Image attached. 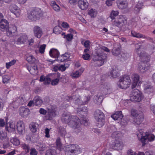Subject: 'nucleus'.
<instances>
[{"label": "nucleus", "mask_w": 155, "mask_h": 155, "mask_svg": "<svg viewBox=\"0 0 155 155\" xmlns=\"http://www.w3.org/2000/svg\"><path fill=\"white\" fill-rule=\"evenodd\" d=\"M61 120L63 122L68 124L71 127L74 129L76 133H79L81 130L80 120L78 117L70 116L69 112H64L62 116Z\"/></svg>", "instance_id": "nucleus-1"}, {"label": "nucleus", "mask_w": 155, "mask_h": 155, "mask_svg": "<svg viewBox=\"0 0 155 155\" xmlns=\"http://www.w3.org/2000/svg\"><path fill=\"white\" fill-rule=\"evenodd\" d=\"M103 51L108 52L110 50L104 46H99L96 49L93 53V60L97 61V64L98 66H101L103 64L106 55L103 54Z\"/></svg>", "instance_id": "nucleus-2"}, {"label": "nucleus", "mask_w": 155, "mask_h": 155, "mask_svg": "<svg viewBox=\"0 0 155 155\" xmlns=\"http://www.w3.org/2000/svg\"><path fill=\"white\" fill-rule=\"evenodd\" d=\"M137 137L139 140L142 142L143 146H144L148 140L151 142L155 140V136L152 134H148L147 132L144 133L142 129L139 131L137 134Z\"/></svg>", "instance_id": "nucleus-3"}, {"label": "nucleus", "mask_w": 155, "mask_h": 155, "mask_svg": "<svg viewBox=\"0 0 155 155\" xmlns=\"http://www.w3.org/2000/svg\"><path fill=\"white\" fill-rule=\"evenodd\" d=\"M131 80L127 76H124L120 77L117 83L118 87L122 89H126L130 85Z\"/></svg>", "instance_id": "nucleus-4"}, {"label": "nucleus", "mask_w": 155, "mask_h": 155, "mask_svg": "<svg viewBox=\"0 0 155 155\" xmlns=\"http://www.w3.org/2000/svg\"><path fill=\"white\" fill-rule=\"evenodd\" d=\"M94 117L97 121V126L99 128L102 127L104 124V115L103 113L100 110H97L94 113Z\"/></svg>", "instance_id": "nucleus-5"}, {"label": "nucleus", "mask_w": 155, "mask_h": 155, "mask_svg": "<svg viewBox=\"0 0 155 155\" xmlns=\"http://www.w3.org/2000/svg\"><path fill=\"white\" fill-rule=\"evenodd\" d=\"M127 23L126 18L122 15H120L114 21H112L113 25L120 28Z\"/></svg>", "instance_id": "nucleus-6"}, {"label": "nucleus", "mask_w": 155, "mask_h": 155, "mask_svg": "<svg viewBox=\"0 0 155 155\" xmlns=\"http://www.w3.org/2000/svg\"><path fill=\"white\" fill-rule=\"evenodd\" d=\"M41 15V11L37 9L31 11L28 15V18L32 21H36L38 19Z\"/></svg>", "instance_id": "nucleus-7"}, {"label": "nucleus", "mask_w": 155, "mask_h": 155, "mask_svg": "<svg viewBox=\"0 0 155 155\" xmlns=\"http://www.w3.org/2000/svg\"><path fill=\"white\" fill-rule=\"evenodd\" d=\"M68 148V150L65 151L66 153L71 155H76L81 152V149L77 145H70L67 147Z\"/></svg>", "instance_id": "nucleus-8"}, {"label": "nucleus", "mask_w": 155, "mask_h": 155, "mask_svg": "<svg viewBox=\"0 0 155 155\" xmlns=\"http://www.w3.org/2000/svg\"><path fill=\"white\" fill-rule=\"evenodd\" d=\"M143 97L141 93L139 90L136 89L133 91L130 99L132 101L139 102L142 100Z\"/></svg>", "instance_id": "nucleus-9"}, {"label": "nucleus", "mask_w": 155, "mask_h": 155, "mask_svg": "<svg viewBox=\"0 0 155 155\" xmlns=\"http://www.w3.org/2000/svg\"><path fill=\"white\" fill-rule=\"evenodd\" d=\"M70 100H73L74 101H77V102L79 104L84 105L86 104L88 101L89 100V98L88 97H84L83 98H81V100L79 98L76 97L75 96L73 95L71 97H70Z\"/></svg>", "instance_id": "nucleus-10"}, {"label": "nucleus", "mask_w": 155, "mask_h": 155, "mask_svg": "<svg viewBox=\"0 0 155 155\" xmlns=\"http://www.w3.org/2000/svg\"><path fill=\"white\" fill-rule=\"evenodd\" d=\"M17 27L15 25H11L10 27L6 30V33L8 36L12 37L16 34Z\"/></svg>", "instance_id": "nucleus-11"}, {"label": "nucleus", "mask_w": 155, "mask_h": 155, "mask_svg": "<svg viewBox=\"0 0 155 155\" xmlns=\"http://www.w3.org/2000/svg\"><path fill=\"white\" fill-rule=\"evenodd\" d=\"M11 12L15 15L17 17H19L20 15L21 10L16 5H12L9 7Z\"/></svg>", "instance_id": "nucleus-12"}, {"label": "nucleus", "mask_w": 155, "mask_h": 155, "mask_svg": "<svg viewBox=\"0 0 155 155\" xmlns=\"http://www.w3.org/2000/svg\"><path fill=\"white\" fill-rule=\"evenodd\" d=\"M114 141L113 144H111L110 147L112 148L118 150H121L124 147V144L123 143L118 140H113Z\"/></svg>", "instance_id": "nucleus-13"}, {"label": "nucleus", "mask_w": 155, "mask_h": 155, "mask_svg": "<svg viewBox=\"0 0 155 155\" xmlns=\"http://www.w3.org/2000/svg\"><path fill=\"white\" fill-rule=\"evenodd\" d=\"M140 49L138 50V53L140 57L141 61L143 62L148 61L150 60V56L143 51L140 53Z\"/></svg>", "instance_id": "nucleus-14"}, {"label": "nucleus", "mask_w": 155, "mask_h": 155, "mask_svg": "<svg viewBox=\"0 0 155 155\" xmlns=\"http://www.w3.org/2000/svg\"><path fill=\"white\" fill-rule=\"evenodd\" d=\"M117 4L120 9H124L128 8V3L127 0H117Z\"/></svg>", "instance_id": "nucleus-15"}, {"label": "nucleus", "mask_w": 155, "mask_h": 155, "mask_svg": "<svg viewBox=\"0 0 155 155\" xmlns=\"http://www.w3.org/2000/svg\"><path fill=\"white\" fill-rule=\"evenodd\" d=\"M17 129L18 133L22 134L25 130V124L24 122L21 120L18 121L16 124Z\"/></svg>", "instance_id": "nucleus-16"}, {"label": "nucleus", "mask_w": 155, "mask_h": 155, "mask_svg": "<svg viewBox=\"0 0 155 155\" xmlns=\"http://www.w3.org/2000/svg\"><path fill=\"white\" fill-rule=\"evenodd\" d=\"M9 27V23L7 20L3 19L0 22V29L4 31L7 30Z\"/></svg>", "instance_id": "nucleus-17"}, {"label": "nucleus", "mask_w": 155, "mask_h": 155, "mask_svg": "<svg viewBox=\"0 0 155 155\" xmlns=\"http://www.w3.org/2000/svg\"><path fill=\"white\" fill-rule=\"evenodd\" d=\"M33 32L35 36L38 38H40L43 34L41 28L38 26L34 27Z\"/></svg>", "instance_id": "nucleus-18"}, {"label": "nucleus", "mask_w": 155, "mask_h": 155, "mask_svg": "<svg viewBox=\"0 0 155 155\" xmlns=\"http://www.w3.org/2000/svg\"><path fill=\"white\" fill-rule=\"evenodd\" d=\"M56 114L55 110L53 109H49L48 114L45 116L44 119L46 120H51Z\"/></svg>", "instance_id": "nucleus-19"}, {"label": "nucleus", "mask_w": 155, "mask_h": 155, "mask_svg": "<svg viewBox=\"0 0 155 155\" xmlns=\"http://www.w3.org/2000/svg\"><path fill=\"white\" fill-rule=\"evenodd\" d=\"M139 75L137 74H134L132 75L131 78L132 81V88H134L136 87L139 81Z\"/></svg>", "instance_id": "nucleus-20"}, {"label": "nucleus", "mask_w": 155, "mask_h": 155, "mask_svg": "<svg viewBox=\"0 0 155 155\" xmlns=\"http://www.w3.org/2000/svg\"><path fill=\"white\" fill-rule=\"evenodd\" d=\"M19 113L22 117H26L30 114V110L28 108L21 107L20 108Z\"/></svg>", "instance_id": "nucleus-21"}, {"label": "nucleus", "mask_w": 155, "mask_h": 155, "mask_svg": "<svg viewBox=\"0 0 155 155\" xmlns=\"http://www.w3.org/2000/svg\"><path fill=\"white\" fill-rule=\"evenodd\" d=\"M150 67L149 66H145L144 63L139 64L137 68V70L141 73H143L149 70Z\"/></svg>", "instance_id": "nucleus-22"}, {"label": "nucleus", "mask_w": 155, "mask_h": 155, "mask_svg": "<svg viewBox=\"0 0 155 155\" xmlns=\"http://www.w3.org/2000/svg\"><path fill=\"white\" fill-rule=\"evenodd\" d=\"M78 6L83 10H86L88 6V3L87 0H79L78 2Z\"/></svg>", "instance_id": "nucleus-23"}, {"label": "nucleus", "mask_w": 155, "mask_h": 155, "mask_svg": "<svg viewBox=\"0 0 155 155\" xmlns=\"http://www.w3.org/2000/svg\"><path fill=\"white\" fill-rule=\"evenodd\" d=\"M6 129V130L10 132L15 131V122L12 121H10L7 124Z\"/></svg>", "instance_id": "nucleus-24"}, {"label": "nucleus", "mask_w": 155, "mask_h": 155, "mask_svg": "<svg viewBox=\"0 0 155 155\" xmlns=\"http://www.w3.org/2000/svg\"><path fill=\"white\" fill-rule=\"evenodd\" d=\"M70 57V54L68 53H65L64 54L59 56L58 57L57 60L59 62H63L66 61H68Z\"/></svg>", "instance_id": "nucleus-25"}, {"label": "nucleus", "mask_w": 155, "mask_h": 155, "mask_svg": "<svg viewBox=\"0 0 155 155\" xmlns=\"http://www.w3.org/2000/svg\"><path fill=\"white\" fill-rule=\"evenodd\" d=\"M61 74L59 73H57L54 74L55 78L52 79L51 81V84L53 86L57 85L59 82V80L61 79Z\"/></svg>", "instance_id": "nucleus-26"}, {"label": "nucleus", "mask_w": 155, "mask_h": 155, "mask_svg": "<svg viewBox=\"0 0 155 155\" xmlns=\"http://www.w3.org/2000/svg\"><path fill=\"white\" fill-rule=\"evenodd\" d=\"M84 70L83 68H80L77 71H74L71 72L70 75L72 78H77L79 77L83 73Z\"/></svg>", "instance_id": "nucleus-27"}, {"label": "nucleus", "mask_w": 155, "mask_h": 155, "mask_svg": "<svg viewBox=\"0 0 155 155\" xmlns=\"http://www.w3.org/2000/svg\"><path fill=\"white\" fill-rule=\"evenodd\" d=\"M59 52L56 49H51L49 51V54L50 57L52 58H58L59 55Z\"/></svg>", "instance_id": "nucleus-28"}, {"label": "nucleus", "mask_w": 155, "mask_h": 155, "mask_svg": "<svg viewBox=\"0 0 155 155\" xmlns=\"http://www.w3.org/2000/svg\"><path fill=\"white\" fill-rule=\"evenodd\" d=\"M38 126V123L35 122H32L29 125V128L31 131L34 133L37 132Z\"/></svg>", "instance_id": "nucleus-29"}, {"label": "nucleus", "mask_w": 155, "mask_h": 155, "mask_svg": "<svg viewBox=\"0 0 155 155\" xmlns=\"http://www.w3.org/2000/svg\"><path fill=\"white\" fill-rule=\"evenodd\" d=\"M111 117L114 120H119L123 117L121 111L116 112L111 116Z\"/></svg>", "instance_id": "nucleus-30"}, {"label": "nucleus", "mask_w": 155, "mask_h": 155, "mask_svg": "<svg viewBox=\"0 0 155 155\" xmlns=\"http://www.w3.org/2000/svg\"><path fill=\"white\" fill-rule=\"evenodd\" d=\"M144 119V116L142 114H138L134 120V122L135 124H140L143 121Z\"/></svg>", "instance_id": "nucleus-31"}, {"label": "nucleus", "mask_w": 155, "mask_h": 155, "mask_svg": "<svg viewBox=\"0 0 155 155\" xmlns=\"http://www.w3.org/2000/svg\"><path fill=\"white\" fill-rule=\"evenodd\" d=\"M27 68L30 73L32 75H36L38 72V69L36 66L34 65L31 67H27Z\"/></svg>", "instance_id": "nucleus-32"}, {"label": "nucleus", "mask_w": 155, "mask_h": 155, "mask_svg": "<svg viewBox=\"0 0 155 155\" xmlns=\"http://www.w3.org/2000/svg\"><path fill=\"white\" fill-rule=\"evenodd\" d=\"M28 39L26 35L24 34L21 36L20 37L18 38L17 42L18 44H20L24 43Z\"/></svg>", "instance_id": "nucleus-33"}, {"label": "nucleus", "mask_w": 155, "mask_h": 155, "mask_svg": "<svg viewBox=\"0 0 155 155\" xmlns=\"http://www.w3.org/2000/svg\"><path fill=\"white\" fill-rule=\"evenodd\" d=\"M0 140H8V138L7 136L6 132L4 130L0 129Z\"/></svg>", "instance_id": "nucleus-34"}, {"label": "nucleus", "mask_w": 155, "mask_h": 155, "mask_svg": "<svg viewBox=\"0 0 155 155\" xmlns=\"http://www.w3.org/2000/svg\"><path fill=\"white\" fill-rule=\"evenodd\" d=\"M110 76L113 78H116L119 75V71L116 67L113 68L110 72Z\"/></svg>", "instance_id": "nucleus-35"}, {"label": "nucleus", "mask_w": 155, "mask_h": 155, "mask_svg": "<svg viewBox=\"0 0 155 155\" xmlns=\"http://www.w3.org/2000/svg\"><path fill=\"white\" fill-rule=\"evenodd\" d=\"M97 10L93 8L89 10L88 14L92 18L95 17L97 15Z\"/></svg>", "instance_id": "nucleus-36"}, {"label": "nucleus", "mask_w": 155, "mask_h": 155, "mask_svg": "<svg viewBox=\"0 0 155 155\" xmlns=\"http://www.w3.org/2000/svg\"><path fill=\"white\" fill-rule=\"evenodd\" d=\"M56 143L57 148L60 150H62L64 148V146L61 142V139L59 138L57 139Z\"/></svg>", "instance_id": "nucleus-37"}, {"label": "nucleus", "mask_w": 155, "mask_h": 155, "mask_svg": "<svg viewBox=\"0 0 155 155\" xmlns=\"http://www.w3.org/2000/svg\"><path fill=\"white\" fill-rule=\"evenodd\" d=\"M40 81H44V84H47L51 82L50 78L48 77H45L43 76L40 77Z\"/></svg>", "instance_id": "nucleus-38"}, {"label": "nucleus", "mask_w": 155, "mask_h": 155, "mask_svg": "<svg viewBox=\"0 0 155 155\" xmlns=\"http://www.w3.org/2000/svg\"><path fill=\"white\" fill-rule=\"evenodd\" d=\"M131 34L132 35L133 37H135L137 38H146L145 35H143L141 34L137 33V32L134 31H131Z\"/></svg>", "instance_id": "nucleus-39"}, {"label": "nucleus", "mask_w": 155, "mask_h": 155, "mask_svg": "<svg viewBox=\"0 0 155 155\" xmlns=\"http://www.w3.org/2000/svg\"><path fill=\"white\" fill-rule=\"evenodd\" d=\"M34 104L37 106H40L43 103L42 100L38 96L36 97L35 98Z\"/></svg>", "instance_id": "nucleus-40"}, {"label": "nucleus", "mask_w": 155, "mask_h": 155, "mask_svg": "<svg viewBox=\"0 0 155 155\" xmlns=\"http://www.w3.org/2000/svg\"><path fill=\"white\" fill-rule=\"evenodd\" d=\"M50 5L53 7V9L56 12H59L60 10V7L56 2L54 1H52L51 2Z\"/></svg>", "instance_id": "nucleus-41"}, {"label": "nucleus", "mask_w": 155, "mask_h": 155, "mask_svg": "<svg viewBox=\"0 0 155 155\" xmlns=\"http://www.w3.org/2000/svg\"><path fill=\"white\" fill-rule=\"evenodd\" d=\"M119 12L118 11H112L109 17L112 19H114L118 15Z\"/></svg>", "instance_id": "nucleus-42"}, {"label": "nucleus", "mask_w": 155, "mask_h": 155, "mask_svg": "<svg viewBox=\"0 0 155 155\" xmlns=\"http://www.w3.org/2000/svg\"><path fill=\"white\" fill-rule=\"evenodd\" d=\"M26 60L29 63L31 64L35 63L37 61V60L32 55H30L27 56Z\"/></svg>", "instance_id": "nucleus-43"}, {"label": "nucleus", "mask_w": 155, "mask_h": 155, "mask_svg": "<svg viewBox=\"0 0 155 155\" xmlns=\"http://www.w3.org/2000/svg\"><path fill=\"white\" fill-rule=\"evenodd\" d=\"M70 64H59V71L62 72L65 71L66 69L68 68Z\"/></svg>", "instance_id": "nucleus-44"}, {"label": "nucleus", "mask_w": 155, "mask_h": 155, "mask_svg": "<svg viewBox=\"0 0 155 155\" xmlns=\"http://www.w3.org/2000/svg\"><path fill=\"white\" fill-rule=\"evenodd\" d=\"M103 97L100 94H98L97 95L95 96L94 98V100L96 103H101L102 101Z\"/></svg>", "instance_id": "nucleus-45"}, {"label": "nucleus", "mask_w": 155, "mask_h": 155, "mask_svg": "<svg viewBox=\"0 0 155 155\" xmlns=\"http://www.w3.org/2000/svg\"><path fill=\"white\" fill-rule=\"evenodd\" d=\"M16 62V60L13 59L9 62L6 63V67L7 69H9L10 67L15 65Z\"/></svg>", "instance_id": "nucleus-46"}, {"label": "nucleus", "mask_w": 155, "mask_h": 155, "mask_svg": "<svg viewBox=\"0 0 155 155\" xmlns=\"http://www.w3.org/2000/svg\"><path fill=\"white\" fill-rule=\"evenodd\" d=\"M144 90L145 92L149 94L150 93H152L153 91V87L150 85L145 86Z\"/></svg>", "instance_id": "nucleus-47"}, {"label": "nucleus", "mask_w": 155, "mask_h": 155, "mask_svg": "<svg viewBox=\"0 0 155 155\" xmlns=\"http://www.w3.org/2000/svg\"><path fill=\"white\" fill-rule=\"evenodd\" d=\"M56 153L55 150L50 149L46 151L45 155H55Z\"/></svg>", "instance_id": "nucleus-48"}, {"label": "nucleus", "mask_w": 155, "mask_h": 155, "mask_svg": "<svg viewBox=\"0 0 155 155\" xmlns=\"http://www.w3.org/2000/svg\"><path fill=\"white\" fill-rule=\"evenodd\" d=\"M10 141L15 145L17 146L20 144L19 140L17 138H13L11 139Z\"/></svg>", "instance_id": "nucleus-49"}, {"label": "nucleus", "mask_w": 155, "mask_h": 155, "mask_svg": "<svg viewBox=\"0 0 155 155\" xmlns=\"http://www.w3.org/2000/svg\"><path fill=\"white\" fill-rule=\"evenodd\" d=\"M79 120H80V124L79 127L80 128H81V130L79 132H80L81 131V130H82V129L81 128V127H80V125H81V124H82L84 126H87L88 125V120L87 119H86V118H84L83 119L81 120V123H80V120L79 119Z\"/></svg>", "instance_id": "nucleus-50"}, {"label": "nucleus", "mask_w": 155, "mask_h": 155, "mask_svg": "<svg viewBox=\"0 0 155 155\" xmlns=\"http://www.w3.org/2000/svg\"><path fill=\"white\" fill-rule=\"evenodd\" d=\"M54 32L56 34L60 33L61 31V28L59 26H56L54 27L53 29Z\"/></svg>", "instance_id": "nucleus-51"}, {"label": "nucleus", "mask_w": 155, "mask_h": 155, "mask_svg": "<svg viewBox=\"0 0 155 155\" xmlns=\"http://www.w3.org/2000/svg\"><path fill=\"white\" fill-rule=\"evenodd\" d=\"M10 80V78L8 75H4L2 77V81L4 83L8 82Z\"/></svg>", "instance_id": "nucleus-52"}, {"label": "nucleus", "mask_w": 155, "mask_h": 155, "mask_svg": "<svg viewBox=\"0 0 155 155\" xmlns=\"http://www.w3.org/2000/svg\"><path fill=\"white\" fill-rule=\"evenodd\" d=\"M143 7V5L142 3H138L136 5L134 10L137 12H139L140 9L142 8Z\"/></svg>", "instance_id": "nucleus-53"}, {"label": "nucleus", "mask_w": 155, "mask_h": 155, "mask_svg": "<svg viewBox=\"0 0 155 155\" xmlns=\"http://www.w3.org/2000/svg\"><path fill=\"white\" fill-rule=\"evenodd\" d=\"M63 38H65L68 41H71L73 38V35L71 34H69L64 35Z\"/></svg>", "instance_id": "nucleus-54"}, {"label": "nucleus", "mask_w": 155, "mask_h": 155, "mask_svg": "<svg viewBox=\"0 0 155 155\" xmlns=\"http://www.w3.org/2000/svg\"><path fill=\"white\" fill-rule=\"evenodd\" d=\"M120 52V51L119 49H115L114 48L113 49L112 53L113 55L117 56L118 55Z\"/></svg>", "instance_id": "nucleus-55"}, {"label": "nucleus", "mask_w": 155, "mask_h": 155, "mask_svg": "<svg viewBox=\"0 0 155 155\" xmlns=\"http://www.w3.org/2000/svg\"><path fill=\"white\" fill-rule=\"evenodd\" d=\"M46 45L45 44L41 45L39 47V51L40 53H43L45 51Z\"/></svg>", "instance_id": "nucleus-56"}, {"label": "nucleus", "mask_w": 155, "mask_h": 155, "mask_svg": "<svg viewBox=\"0 0 155 155\" xmlns=\"http://www.w3.org/2000/svg\"><path fill=\"white\" fill-rule=\"evenodd\" d=\"M120 133L118 131L114 132L111 134V137L113 138H117L120 135Z\"/></svg>", "instance_id": "nucleus-57"}, {"label": "nucleus", "mask_w": 155, "mask_h": 155, "mask_svg": "<svg viewBox=\"0 0 155 155\" xmlns=\"http://www.w3.org/2000/svg\"><path fill=\"white\" fill-rule=\"evenodd\" d=\"M22 148L24 149L26 152H28L29 151V147L28 145L23 144L21 145Z\"/></svg>", "instance_id": "nucleus-58"}, {"label": "nucleus", "mask_w": 155, "mask_h": 155, "mask_svg": "<svg viewBox=\"0 0 155 155\" xmlns=\"http://www.w3.org/2000/svg\"><path fill=\"white\" fill-rule=\"evenodd\" d=\"M82 58L84 60H89L90 59V56L88 54H83L82 56Z\"/></svg>", "instance_id": "nucleus-59"}, {"label": "nucleus", "mask_w": 155, "mask_h": 155, "mask_svg": "<svg viewBox=\"0 0 155 155\" xmlns=\"http://www.w3.org/2000/svg\"><path fill=\"white\" fill-rule=\"evenodd\" d=\"M6 141L7 142H4L3 144V148L5 149L8 148L10 145V144L8 142L9 140H6Z\"/></svg>", "instance_id": "nucleus-60"}, {"label": "nucleus", "mask_w": 155, "mask_h": 155, "mask_svg": "<svg viewBox=\"0 0 155 155\" xmlns=\"http://www.w3.org/2000/svg\"><path fill=\"white\" fill-rule=\"evenodd\" d=\"M38 153L37 151L35 149L33 148L31 149L30 152V155H37Z\"/></svg>", "instance_id": "nucleus-61"}, {"label": "nucleus", "mask_w": 155, "mask_h": 155, "mask_svg": "<svg viewBox=\"0 0 155 155\" xmlns=\"http://www.w3.org/2000/svg\"><path fill=\"white\" fill-rule=\"evenodd\" d=\"M115 0H106V4L108 6H110L112 5L113 2Z\"/></svg>", "instance_id": "nucleus-62"}, {"label": "nucleus", "mask_w": 155, "mask_h": 155, "mask_svg": "<svg viewBox=\"0 0 155 155\" xmlns=\"http://www.w3.org/2000/svg\"><path fill=\"white\" fill-rule=\"evenodd\" d=\"M45 137L47 138L50 137L49 132L50 130V129L46 128L45 129Z\"/></svg>", "instance_id": "nucleus-63"}, {"label": "nucleus", "mask_w": 155, "mask_h": 155, "mask_svg": "<svg viewBox=\"0 0 155 155\" xmlns=\"http://www.w3.org/2000/svg\"><path fill=\"white\" fill-rule=\"evenodd\" d=\"M131 114L133 117H136L138 115L137 113V111L134 109H132L131 110Z\"/></svg>", "instance_id": "nucleus-64"}]
</instances>
